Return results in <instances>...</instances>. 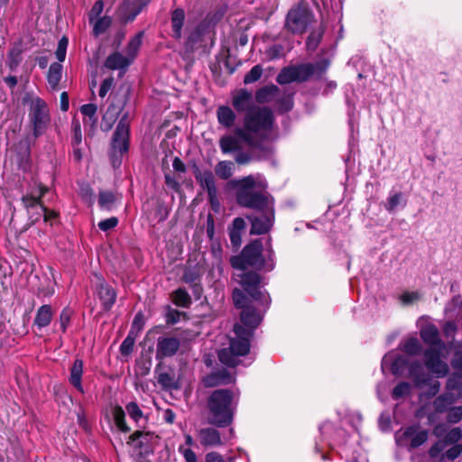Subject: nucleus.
<instances>
[{
	"label": "nucleus",
	"instance_id": "nucleus-11",
	"mask_svg": "<svg viewBox=\"0 0 462 462\" xmlns=\"http://www.w3.org/2000/svg\"><path fill=\"white\" fill-rule=\"evenodd\" d=\"M399 445H406L409 450L415 449L423 445L429 439L427 430H420L418 424L410 425L395 434Z\"/></svg>",
	"mask_w": 462,
	"mask_h": 462
},
{
	"label": "nucleus",
	"instance_id": "nucleus-33",
	"mask_svg": "<svg viewBox=\"0 0 462 462\" xmlns=\"http://www.w3.org/2000/svg\"><path fill=\"white\" fill-rule=\"evenodd\" d=\"M48 191V188L39 184V195L28 194L23 198V203L27 208L39 207L41 209V198Z\"/></svg>",
	"mask_w": 462,
	"mask_h": 462
},
{
	"label": "nucleus",
	"instance_id": "nucleus-10",
	"mask_svg": "<svg viewBox=\"0 0 462 462\" xmlns=\"http://www.w3.org/2000/svg\"><path fill=\"white\" fill-rule=\"evenodd\" d=\"M278 127L273 110L268 106H262V160L273 152L271 147H264L263 143L273 142L278 138Z\"/></svg>",
	"mask_w": 462,
	"mask_h": 462
},
{
	"label": "nucleus",
	"instance_id": "nucleus-41",
	"mask_svg": "<svg viewBox=\"0 0 462 462\" xmlns=\"http://www.w3.org/2000/svg\"><path fill=\"white\" fill-rule=\"evenodd\" d=\"M116 202V196L110 191H101L98 196V204L101 208L111 210Z\"/></svg>",
	"mask_w": 462,
	"mask_h": 462
},
{
	"label": "nucleus",
	"instance_id": "nucleus-64",
	"mask_svg": "<svg viewBox=\"0 0 462 462\" xmlns=\"http://www.w3.org/2000/svg\"><path fill=\"white\" fill-rule=\"evenodd\" d=\"M179 452L184 457L186 462H198L196 454L190 448L180 446Z\"/></svg>",
	"mask_w": 462,
	"mask_h": 462
},
{
	"label": "nucleus",
	"instance_id": "nucleus-14",
	"mask_svg": "<svg viewBox=\"0 0 462 462\" xmlns=\"http://www.w3.org/2000/svg\"><path fill=\"white\" fill-rule=\"evenodd\" d=\"M180 347V340L177 337L164 336L159 337L156 345L155 357L157 360H162L166 357L173 356Z\"/></svg>",
	"mask_w": 462,
	"mask_h": 462
},
{
	"label": "nucleus",
	"instance_id": "nucleus-51",
	"mask_svg": "<svg viewBox=\"0 0 462 462\" xmlns=\"http://www.w3.org/2000/svg\"><path fill=\"white\" fill-rule=\"evenodd\" d=\"M409 365L408 360L403 356L396 357L391 365L392 374L394 375H399L402 370L407 367Z\"/></svg>",
	"mask_w": 462,
	"mask_h": 462
},
{
	"label": "nucleus",
	"instance_id": "nucleus-17",
	"mask_svg": "<svg viewBox=\"0 0 462 462\" xmlns=\"http://www.w3.org/2000/svg\"><path fill=\"white\" fill-rule=\"evenodd\" d=\"M420 336L422 341L429 345V347L437 346L442 348L444 346L439 337V329L434 324H429L423 327L420 331Z\"/></svg>",
	"mask_w": 462,
	"mask_h": 462
},
{
	"label": "nucleus",
	"instance_id": "nucleus-5",
	"mask_svg": "<svg viewBox=\"0 0 462 462\" xmlns=\"http://www.w3.org/2000/svg\"><path fill=\"white\" fill-rule=\"evenodd\" d=\"M230 185L237 189V203L250 208H260V185L253 176L232 180Z\"/></svg>",
	"mask_w": 462,
	"mask_h": 462
},
{
	"label": "nucleus",
	"instance_id": "nucleus-63",
	"mask_svg": "<svg viewBox=\"0 0 462 462\" xmlns=\"http://www.w3.org/2000/svg\"><path fill=\"white\" fill-rule=\"evenodd\" d=\"M182 280L184 282L192 285L200 281L199 275L193 270L185 271Z\"/></svg>",
	"mask_w": 462,
	"mask_h": 462
},
{
	"label": "nucleus",
	"instance_id": "nucleus-45",
	"mask_svg": "<svg viewBox=\"0 0 462 462\" xmlns=\"http://www.w3.org/2000/svg\"><path fill=\"white\" fill-rule=\"evenodd\" d=\"M97 107L94 104H86L80 107V112L84 115L85 117H88V120L85 121V124L89 123L91 125H96L97 118L96 116Z\"/></svg>",
	"mask_w": 462,
	"mask_h": 462
},
{
	"label": "nucleus",
	"instance_id": "nucleus-31",
	"mask_svg": "<svg viewBox=\"0 0 462 462\" xmlns=\"http://www.w3.org/2000/svg\"><path fill=\"white\" fill-rule=\"evenodd\" d=\"M207 29L208 25L202 23L195 30L190 32L186 42V48L190 51L194 50L196 45L202 41V36Z\"/></svg>",
	"mask_w": 462,
	"mask_h": 462
},
{
	"label": "nucleus",
	"instance_id": "nucleus-36",
	"mask_svg": "<svg viewBox=\"0 0 462 462\" xmlns=\"http://www.w3.org/2000/svg\"><path fill=\"white\" fill-rule=\"evenodd\" d=\"M157 382L162 388L166 390L178 389L179 387L175 375L171 373L164 372L159 374Z\"/></svg>",
	"mask_w": 462,
	"mask_h": 462
},
{
	"label": "nucleus",
	"instance_id": "nucleus-2",
	"mask_svg": "<svg viewBox=\"0 0 462 462\" xmlns=\"http://www.w3.org/2000/svg\"><path fill=\"white\" fill-rule=\"evenodd\" d=\"M232 105L238 114L244 115V126L236 134L251 146L257 144L260 132V88L254 93L245 88L236 90Z\"/></svg>",
	"mask_w": 462,
	"mask_h": 462
},
{
	"label": "nucleus",
	"instance_id": "nucleus-27",
	"mask_svg": "<svg viewBox=\"0 0 462 462\" xmlns=\"http://www.w3.org/2000/svg\"><path fill=\"white\" fill-rule=\"evenodd\" d=\"M217 116L218 123L226 128L231 127L236 120L234 111L226 106H221L217 108Z\"/></svg>",
	"mask_w": 462,
	"mask_h": 462
},
{
	"label": "nucleus",
	"instance_id": "nucleus-49",
	"mask_svg": "<svg viewBox=\"0 0 462 462\" xmlns=\"http://www.w3.org/2000/svg\"><path fill=\"white\" fill-rule=\"evenodd\" d=\"M462 438V430L458 427L451 429L444 437V444H457Z\"/></svg>",
	"mask_w": 462,
	"mask_h": 462
},
{
	"label": "nucleus",
	"instance_id": "nucleus-34",
	"mask_svg": "<svg viewBox=\"0 0 462 462\" xmlns=\"http://www.w3.org/2000/svg\"><path fill=\"white\" fill-rule=\"evenodd\" d=\"M235 164L231 161H221L215 167V172L222 180H228L234 173Z\"/></svg>",
	"mask_w": 462,
	"mask_h": 462
},
{
	"label": "nucleus",
	"instance_id": "nucleus-4",
	"mask_svg": "<svg viewBox=\"0 0 462 462\" xmlns=\"http://www.w3.org/2000/svg\"><path fill=\"white\" fill-rule=\"evenodd\" d=\"M329 65L330 61L328 59H322L315 63L306 62L285 66L277 75L276 81L280 85H287L293 82L303 83L312 77L321 79Z\"/></svg>",
	"mask_w": 462,
	"mask_h": 462
},
{
	"label": "nucleus",
	"instance_id": "nucleus-12",
	"mask_svg": "<svg viewBox=\"0 0 462 462\" xmlns=\"http://www.w3.org/2000/svg\"><path fill=\"white\" fill-rule=\"evenodd\" d=\"M266 188L267 184L262 181V235L272 229L275 220L274 198Z\"/></svg>",
	"mask_w": 462,
	"mask_h": 462
},
{
	"label": "nucleus",
	"instance_id": "nucleus-47",
	"mask_svg": "<svg viewBox=\"0 0 462 462\" xmlns=\"http://www.w3.org/2000/svg\"><path fill=\"white\" fill-rule=\"evenodd\" d=\"M22 61V51L19 48H13L7 57V65L11 70H14Z\"/></svg>",
	"mask_w": 462,
	"mask_h": 462
},
{
	"label": "nucleus",
	"instance_id": "nucleus-39",
	"mask_svg": "<svg viewBox=\"0 0 462 462\" xmlns=\"http://www.w3.org/2000/svg\"><path fill=\"white\" fill-rule=\"evenodd\" d=\"M143 32H141L133 37L127 44L126 55L134 61L142 45Z\"/></svg>",
	"mask_w": 462,
	"mask_h": 462
},
{
	"label": "nucleus",
	"instance_id": "nucleus-8",
	"mask_svg": "<svg viewBox=\"0 0 462 462\" xmlns=\"http://www.w3.org/2000/svg\"><path fill=\"white\" fill-rule=\"evenodd\" d=\"M129 149V122L127 115H124L113 134L112 139V150H113V164L116 166L121 163V161L117 159V153L119 156H122L124 153L127 152Z\"/></svg>",
	"mask_w": 462,
	"mask_h": 462
},
{
	"label": "nucleus",
	"instance_id": "nucleus-55",
	"mask_svg": "<svg viewBox=\"0 0 462 462\" xmlns=\"http://www.w3.org/2000/svg\"><path fill=\"white\" fill-rule=\"evenodd\" d=\"M72 145L79 146L82 142V133L80 124L78 120L72 122Z\"/></svg>",
	"mask_w": 462,
	"mask_h": 462
},
{
	"label": "nucleus",
	"instance_id": "nucleus-58",
	"mask_svg": "<svg viewBox=\"0 0 462 462\" xmlns=\"http://www.w3.org/2000/svg\"><path fill=\"white\" fill-rule=\"evenodd\" d=\"M117 224H118V218L116 217H111L109 218L101 220L97 226L100 230H102L104 232H107V231L115 228L117 226Z\"/></svg>",
	"mask_w": 462,
	"mask_h": 462
},
{
	"label": "nucleus",
	"instance_id": "nucleus-35",
	"mask_svg": "<svg viewBox=\"0 0 462 462\" xmlns=\"http://www.w3.org/2000/svg\"><path fill=\"white\" fill-rule=\"evenodd\" d=\"M325 27L320 24L318 30L312 31L306 40V47L308 51H314L323 37Z\"/></svg>",
	"mask_w": 462,
	"mask_h": 462
},
{
	"label": "nucleus",
	"instance_id": "nucleus-40",
	"mask_svg": "<svg viewBox=\"0 0 462 462\" xmlns=\"http://www.w3.org/2000/svg\"><path fill=\"white\" fill-rule=\"evenodd\" d=\"M233 381V378L231 375H229L225 370L219 371L210 376H208L205 380V384L207 386H213L215 384L219 383H228Z\"/></svg>",
	"mask_w": 462,
	"mask_h": 462
},
{
	"label": "nucleus",
	"instance_id": "nucleus-60",
	"mask_svg": "<svg viewBox=\"0 0 462 462\" xmlns=\"http://www.w3.org/2000/svg\"><path fill=\"white\" fill-rule=\"evenodd\" d=\"M260 79V64L253 67V69L245 76V84H251Z\"/></svg>",
	"mask_w": 462,
	"mask_h": 462
},
{
	"label": "nucleus",
	"instance_id": "nucleus-29",
	"mask_svg": "<svg viewBox=\"0 0 462 462\" xmlns=\"http://www.w3.org/2000/svg\"><path fill=\"white\" fill-rule=\"evenodd\" d=\"M271 238H268L267 247L262 245V272H270L274 268V253L271 248Z\"/></svg>",
	"mask_w": 462,
	"mask_h": 462
},
{
	"label": "nucleus",
	"instance_id": "nucleus-19",
	"mask_svg": "<svg viewBox=\"0 0 462 462\" xmlns=\"http://www.w3.org/2000/svg\"><path fill=\"white\" fill-rule=\"evenodd\" d=\"M53 315L54 311L51 305H42L36 311L33 325L36 326L39 329L46 328L51 324Z\"/></svg>",
	"mask_w": 462,
	"mask_h": 462
},
{
	"label": "nucleus",
	"instance_id": "nucleus-26",
	"mask_svg": "<svg viewBox=\"0 0 462 462\" xmlns=\"http://www.w3.org/2000/svg\"><path fill=\"white\" fill-rule=\"evenodd\" d=\"M456 402V397L452 393H445L439 395L433 402V407L436 412L443 413L447 411Z\"/></svg>",
	"mask_w": 462,
	"mask_h": 462
},
{
	"label": "nucleus",
	"instance_id": "nucleus-16",
	"mask_svg": "<svg viewBox=\"0 0 462 462\" xmlns=\"http://www.w3.org/2000/svg\"><path fill=\"white\" fill-rule=\"evenodd\" d=\"M409 376L412 379L414 386L422 388L430 381V376L424 372L420 361H413L408 365Z\"/></svg>",
	"mask_w": 462,
	"mask_h": 462
},
{
	"label": "nucleus",
	"instance_id": "nucleus-20",
	"mask_svg": "<svg viewBox=\"0 0 462 462\" xmlns=\"http://www.w3.org/2000/svg\"><path fill=\"white\" fill-rule=\"evenodd\" d=\"M133 60L127 55L124 56L122 53L116 51L110 54L106 61L105 66L109 69H125Z\"/></svg>",
	"mask_w": 462,
	"mask_h": 462
},
{
	"label": "nucleus",
	"instance_id": "nucleus-59",
	"mask_svg": "<svg viewBox=\"0 0 462 462\" xmlns=\"http://www.w3.org/2000/svg\"><path fill=\"white\" fill-rule=\"evenodd\" d=\"M447 389L449 391H456L457 395L462 397V379L449 378L447 382Z\"/></svg>",
	"mask_w": 462,
	"mask_h": 462
},
{
	"label": "nucleus",
	"instance_id": "nucleus-53",
	"mask_svg": "<svg viewBox=\"0 0 462 462\" xmlns=\"http://www.w3.org/2000/svg\"><path fill=\"white\" fill-rule=\"evenodd\" d=\"M68 43H69V41L66 37H62L59 41L58 47L55 51V55L60 62L64 61V60L66 58Z\"/></svg>",
	"mask_w": 462,
	"mask_h": 462
},
{
	"label": "nucleus",
	"instance_id": "nucleus-38",
	"mask_svg": "<svg viewBox=\"0 0 462 462\" xmlns=\"http://www.w3.org/2000/svg\"><path fill=\"white\" fill-rule=\"evenodd\" d=\"M113 417L115 424L120 431L125 433L130 431V428L127 426L125 422V412L122 407H115V409L113 410Z\"/></svg>",
	"mask_w": 462,
	"mask_h": 462
},
{
	"label": "nucleus",
	"instance_id": "nucleus-6",
	"mask_svg": "<svg viewBox=\"0 0 462 462\" xmlns=\"http://www.w3.org/2000/svg\"><path fill=\"white\" fill-rule=\"evenodd\" d=\"M23 103H30L29 119L32 125L35 138L43 134L50 124L49 108L46 102L39 97L26 94Z\"/></svg>",
	"mask_w": 462,
	"mask_h": 462
},
{
	"label": "nucleus",
	"instance_id": "nucleus-54",
	"mask_svg": "<svg viewBox=\"0 0 462 462\" xmlns=\"http://www.w3.org/2000/svg\"><path fill=\"white\" fill-rule=\"evenodd\" d=\"M402 199V193L397 192L392 196H390L387 199V203L385 204V209L388 212H393L398 205H400L401 200Z\"/></svg>",
	"mask_w": 462,
	"mask_h": 462
},
{
	"label": "nucleus",
	"instance_id": "nucleus-44",
	"mask_svg": "<svg viewBox=\"0 0 462 462\" xmlns=\"http://www.w3.org/2000/svg\"><path fill=\"white\" fill-rule=\"evenodd\" d=\"M265 56L268 60L281 59L285 56L284 47L282 44H273L265 50Z\"/></svg>",
	"mask_w": 462,
	"mask_h": 462
},
{
	"label": "nucleus",
	"instance_id": "nucleus-3",
	"mask_svg": "<svg viewBox=\"0 0 462 462\" xmlns=\"http://www.w3.org/2000/svg\"><path fill=\"white\" fill-rule=\"evenodd\" d=\"M238 402V395L228 389L215 390L208 400L210 423L226 427L233 421Z\"/></svg>",
	"mask_w": 462,
	"mask_h": 462
},
{
	"label": "nucleus",
	"instance_id": "nucleus-32",
	"mask_svg": "<svg viewBox=\"0 0 462 462\" xmlns=\"http://www.w3.org/2000/svg\"><path fill=\"white\" fill-rule=\"evenodd\" d=\"M172 302L181 308H189L191 304V298L185 289L179 288L171 293Z\"/></svg>",
	"mask_w": 462,
	"mask_h": 462
},
{
	"label": "nucleus",
	"instance_id": "nucleus-57",
	"mask_svg": "<svg viewBox=\"0 0 462 462\" xmlns=\"http://www.w3.org/2000/svg\"><path fill=\"white\" fill-rule=\"evenodd\" d=\"M72 315V311L69 308H65L61 310L60 314V325L62 332H65L69 322L70 318Z\"/></svg>",
	"mask_w": 462,
	"mask_h": 462
},
{
	"label": "nucleus",
	"instance_id": "nucleus-61",
	"mask_svg": "<svg viewBox=\"0 0 462 462\" xmlns=\"http://www.w3.org/2000/svg\"><path fill=\"white\" fill-rule=\"evenodd\" d=\"M134 345V339L127 336L120 346V352L124 356H128L132 353Z\"/></svg>",
	"mask_w": 462,
	"mask_h": 462
},
{
	"label": "nucleus",
	"instance_id": "nucleus-13",
	"mask_svg": "<svg viewBox=\"0 0 462 462\" xmlns=\"http://www.w3.org/2000/svg\"><path fill=\"white\" fill-rule=\"evenodd\" d=\"M440 350L437 346L428 347L423 355L426 367L438 376H445L448 372V365L441 360Z\"/></svg>",
	"mask_w": 462,
	"mask_h": 462
},
{
	"label": "nucleus",
	"instance_id": "nucleus-18",
	"mask_svg": "<svg viewBox=\"0 0 462 462\" xmlns=\"http://www.w3.org/2000/svg\"><path fill=\"white\" fill-rule=\"evenodd\" d=\"M100 282L97 285V294L102 302L105 310H109L116 299L115 290L105 282L104 280L99 279Z\"/></svg>",
	"mask_w": 462,
	"mask_h": 462
},
{
	"label": "nucleus",
	"instance_id": "nucleus-9",
	"mask_svg": "<svg viewBox=\"0 0 462 462\" xmlns=\"http://www.w3.org/2000/svg\"><path fill=\"white\" fill-rule=\"evenodd\" d=\"M158 441L159 437L154 433L137 430L130 436L128 444L138 456L145 457L153 453Z\"/></svg>",
	"mask_w": 462,
	"mask_h": 462
},
{
	"label": "nucleus",
	"instance_id": "nucleus-15",
	"mask_svg": "<svg viewBox=\"0 0 462 462\" xmlns=\"http://www.w3.org/2000/svg\"><path fill=\"white\" fill-rule=\"evenodd\" d=\"M147 4L146 0H125L119 9V15L125 23L132 22Z\"/></svg>",
	"mask_w": 462,
	"mask_h": 462
},
{
	"label": "nucleus",
	"instance_id": "nucleus-56",
	"mask_svg": "<svg viewBox=\"0 0 462 462\" xmlns=\"http://www.w3.org/2000/svg\"><path fill=\"white\" fill-rule=\"evenodd\" d=\"M104 9V3L102 0L97 1L94 5L92 6L89 14H88V19L90 23H94V21L97 18H99V15L103 12Z\"/></svg>",
	"mask_w": 462,
	"mask_h": 462
},
{
	"label": "nucleus",
	"instance_id": "nucleus-21",
	"mask_svg": "<svg viewBox=\"0 0 462 462\" xmlns=\"http://www.w3.org/2000/svg\"><path fill=\"white\" fill-rule=\"evenodd\" d=\"M83 366V361L81 359H76L69 369V383L82 393H84V389L81 383Z\"/></svg>",
	"mask_w": 462,
	"mask_h": 462
},
{
	"label": "nucleus",
	"instance_id": "nucleus-37",
	"mask_svg": "<svg viewBox=\"0 0 462 462\" xmlns=\"http://www.w3.org/2000/svg\"><path fill=\"white\" fill-rule=\"evenodd\" d=\"M281 96L279 87L274 84H270L262 87V104L274 102V100Z\"/></svg>",
	"mask_w": 462,
	"mask_h": 462
},
{
	"label": "nucleus",
	"instance_id": "nucleus-48",
	"mask_svg": "<svg viewBox=\"0 0 462 462\" xmlns=\"http://www.w3.org/2000/svg\"><path fill=\"white\" fill-rule=\"evenodd\" d=\"M125 411L130 418L133 419L135 422H139V420L143 417V411L135 402H131L126 404Z\"/></svg>",
	"mask_w": 462,
	"mask_h": 462
},
{
	"label": "nucleus",
	"instance_id": "nucleus-46",
	"mask_svg": "<svg viewBox=\"0 0 462 462\" xmlns=\"http://www.w3.org/2000/svg\"><path fill=\"white\" fill-rule=\"evenodd\" d=\"M245 143L249 146L250 150L247 152H243L240 149L238 152H236L235 160L238 164H246V163H249L253 160V157H254L253 149L259 146L260 140L258 141L257 144L254 146H251L247 143Z\"/></svg>",
	"mask_w": 462,
	"mask_h": 462
},
{
	"label": "nucleus",
	"instance_id": "nucleus-52",
	"mask_svg": "<svg viewBox=\"0 0 462 462\" xmlns=\"http://www.w3.org/2000/svg\"><path fill=\"white\" fill-rule=\"evenodd\" d=\"M447 420L449 423H457L462 420V406L451 407L447 411Z\"/></svg>",
	"mask_w": 462,
	"mask_h": 462
},
{
	"label": "nucleus",
	"instance_id": "nucleus-23",
	"mask_svg": "<svg viewBox=\"0 0 462 462\" xmlns=\"http://www.w3.org/2000/svg\"><path fill=\"white\" fill-rule=\"evenodd\" d=\"M185 21V13L181 8H177L171 13V22L172 37L180 40L182 35V27Z\"/></svg>",
	"mask_w": 462,
	"mask_h": 462
},
{
	"label": "nucleus",
	"instance_id": "nucleus-1",
	"mask_svg": "<svg viewBox=\"0 0 462 462\" xmlns=\"http://www.w3.org/2000/svg\"><path fill=\"white\" fill-rule=\"evenodd\" d=\"M260 262V242L254 240L246 245L239 255L233 256L230 263L233 268L246 270L257 267ZM240 283L245 291L240 289L233 291L232 299L236 308L242 310L240 319L243 325L236 324L234 328L235 337L230 339L228 348L218 352L221 363L234 367L237 365V357L249 352L253 331L260 322L258 306L260 305V274L258 268L245 273Z\"/></svg>",
	"mask_w": 462,
	"mask_h": 462
},
{
	"label": "nucleus",
	"instance_id": "nucleus-43",
	"mask_svg": "<svg viewBox=\"0 0 462 462\" xmlns=\"http://www.w3.org/2000/svg\"><path fill=\"white\" fill-rule=\"evenodd\" d=\"M411 393V384L407 382L397 383L392 391V398L398 401L401 398L409 395Z\"/></svg>",
	"mask_w": 462,
	"mask_h": 462
},
{
	"label": "nucleus",
	"instance_id": "nucleus-50",
	"mask_svg": "<svg viewBox=\"0 0 462 462\" xmlns=\"http://www.w3.org/2000/svg\"><path fill=\"white\" fill-rule=\"evenodd\" d=\"M94 23L93 32L95 35H99L106 32V30L110 26L111 20L109 17H102L96 19Z\"/></svg>",
	"mask_w": 462,
	"mask_h": 462
},
{
	"label": "nucleus",
	"instance_id": "nucleus-28",
	"mask_svg": "<svg viewBox=\"0 0 462 462\" xmlns=\"http://www.w3.org/2000/svg\"><path fill=\"white\" fill-rule=\"evenodd\" d=\"M196 179L199 182L201 187L207 190L208 193L212 194L217 191L215 178L210 171L199 172L198 174H196Z\"/></svg>",
	"mask_w": 462,
	"mask_h": 462
},
{
	"label": "nucleus",
	"instance_id": "nucleus-7",
	"mask_svg": "<svg viewBox=\"0 0 462 462\" xmlns=\"http://www.w3.org/2000/svg\"><path fill=\"white\" fill-rule=\"evenodd\" d=\"M314 21V14L304 2L293 5L288 12L284 27L293 34L304 33Z\"/></svg>",
	"mask_w": 462,
	"mask_h": 462
},
{
	"label": "nucleus",
	"instance_id": "nucleus-30",
	"mask_svg": "<svg viewBox=\"0 0 462 462\" xmlns=\"http://www.w3.org/2000/svg\"><path fill=\"white\" fill-rule=\"evenodd\" d=\"M61 73H62V66L60 63H52L50 66L48 75H47V80L49 87L52 90H56L58 88L59 83L61 79Z\"/></svg>",
	"mask_w": 462,
	"mask_h": 462
},
{
	"label": "nucleus",
	"instance_id": "nucleus-25",
	"mask_svg": "<svg viewBox=\"0 0 462 462\" xmlns=\"http://www.w3.org/2000/svg\"><path fill=\"white\" fill-rule=\"evenodd\" d=\"M199 440L203 446H217L221 444L219 432L212 428L202 429L199 431Z\"/></svg>",
	"mask_w": 462,
	"mask_h": 462
},
{
	"label": "nucleus",
	"instance_id": "nucleus-42",
	"mask_svg": "<svg viewBox=\"0 0 462 462\" xmlns=\"http://www.w3.org/2000/svg\"><path fill=\"white\" fill-rule=\"evenodd\" d=\"M403 351L409 356H418L422 351V346L416 337H410L403 346Z\"/></svg>",
	"mask_w": 462,
	"mask_h": 462
},
{
	"label": "nucleus",
	"instance_id": "nucleus-62",
	"mask_svg": "<svg viewBox=\"0 0 462 462\" xmlns=\"http://www.w3.org/2000/svg\"><path fill=\"white\" fill-rule=\"evenodd\" d=\"M462 453V445L461 444H454L451 448H449L446 453V457L450 460L454 461L457 459Z\"/></svg>",
	"mask_w": 462,
	"mask_h": 462
},
{
	"label": "nucleus",
	"instance_id": "nucleus-24",
	"mask_svg": "<svg viewBox=\"0 0 462 462\" xmlns=\"http://www.w3.org/2000/svg\"><path fill=\"white\" fill-rule=\"evenodd\" d=\"M294 93H283L274 100V108L280 115L292 110L294 106Z\"/></svg>",
	"mask_w": 462,
	"mask_h": 462
},
{
	"label": "nucleus",
	"instance_id": "nucleus-22",
	"mask_svg": "<svg viewBox=\"0 0 462 462\" xmlns=\"http://www.w3.org/2000/svg\"><path fill=\"white\" fill-rule=\"evenodd\" d=\"M236 135L226 134L222 136L219 140V147L221 152L225 154L230 153L233 152H238L241 148L240 141L245 143L241 137H239L236 133Z\"/></svg>",
	"mask_w": 462,
	"mask_h": 462
}]
</instances>
